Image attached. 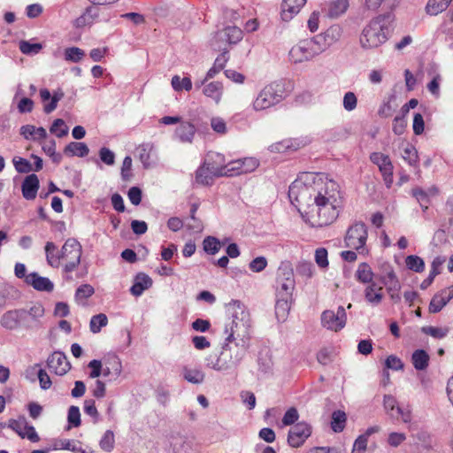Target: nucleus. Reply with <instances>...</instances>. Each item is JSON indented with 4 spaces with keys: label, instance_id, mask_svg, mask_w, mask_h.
<instances>
[{
    "label": "nucleus",
    "instance_id": "nucleus-58",
    "mask_svg": "<svg viewBox=\"0 0 453 453\" xmlns=\"http://www.w3.org/2000/svg\"><path fill=\"white\" fill-rule=\"evenodd\" d=\"M383 405H384V408H385L386 411L388 412V414H389L392 417H394L393 411H396V407H399L397 405L396 399L391 395H384Z\"/></svg>",
    "mask_w": 453,
    "mask_h": 453
},
{
    "label": "nucleus",
    "instance_id": "nucleus-53",
    "mask_svg": "<svg viewBox=\"0 0 453 453\" xmlns=\"http://www.w3.org/2000/svg\"><path fill=\"white\" fill-rule=\"evenodd\" d=\"M211 127L214 132L219 134H225L227 132L226 123L221 117L211 118Z\"/></svg>",
    "mask_w": 453,
    "mask_h": 453
},
{
    "label": "nucleus",
    "instance_id": "nucleus-2",
    "mask_svg": "<svg viewBox=\"0 0 453 453\" xmlns=\"http://www.w3.org/2000/svg\"><path fill=\"white\" fill-rule=\"evenodd\" d=\"M228 315L227 322L225 325L224 333L226 334V342H237L239 346L249 347L250 337V317L249 311L238 300H232L226 305Z\"/></svg>",
    "mask_w": 453,
    "mask_h": 453
},
{
    "label": "nucleus",
    "instance_id": "nucleus-55",
    "mask_svg": "<svg viewBox=\"0 0 453 453\" xmlns=\"http://www.w3.org/2000/svg\"><path fill=\"white\" fill-rule=\"evenodd\" d=\"M95 292L94 288L89 284L80 286L75 293L76 300H84L90 297Z\"/></svg>",
    "mask_w": 453,
    "mask_h": 453
},
{
    "label": "nucleus",
    "instance_id": "nucleus-4",
    "mask_svg": "<svg viewBox=\"0 0 453 453\" xmlns=\"http://www.w3.org/2000/svg\"><path fill=\"white\" fill-rule=\"evenodd\" d=\"M226 342L221 351L211 353L205 358L206 366L217 372H224L236 367L243 359L247 348L235 343V350Z\"/></svg>",
    "mask_w": 453,
    "mask_h": 453
},
{
    "label": "nucleus",
    "instance_id": "nucleus-44",
    "mask_svg": "<svg viewBox=\"0 0 453 453\" xmlns=\"http://www.w3.org/2000/svg\"><path fill=\"white\" fill-rule=\"evenodd\" d=\"M421 331L427 334L432 336L434 339H442L446 337L449 332V329L448 327H437V326H423L421 328Z\"/></svg>",
    "mask_w": 453,
    "mask_h": 453
},
{
    "label": "nucleus",
    "instance_id": "nucleus-31",
    "mask_svg": "<svg viewBox=\"0 0 453 453\" xmlns=\"http://www.w3.org/2000/svg\"><path fill=\"white\" fill-rule=\"evenodd\" d=\"M217 177L207 166L202 165L196 171V183L202 186H210L213 182V178Z\"/></svg>",
    "mask_w": 453,
    "mask_h": 453
},
{
    "label": "nucleus",
    "instance_id": "nucleus-61",
    "mask_svg": "<svg viewBox=\"0 0 453 453\" xmlns=\"http://www.w3.org/2000/svg\"><path fill=\"white\" fill-rule=\"evenodd\" d=\"M385 365L388 369H392L395 371H399L403 368V363L395 355H390L387 357Z\"/></svg>",
    "mask_w": 453,
    "mask_h": 453
},
{
    "label": "nucleus",
    "instance_id": "nucleus-33",
    "mask_svg": "<svg viewBox=\"0 0 453 453\" xmlns=\"http://www.w3.org/2000/svg\"><path fill=\"white\" fill-rule=\"evenodd\" d=\"M451 2L452 0H428L426 11L429 15H438L444 12Z\"/></svg>",
    "mask_w": 453,
    "mask_h": 453
},
{
    "label": "nucleus",
    "instance_id": "nucleus-48",
    "mask_svg": "<svg viewBox=\"0 0 453 453\" xmlns=\"http://www.w3.org/2000/svg\"><path fill=\"white\" fill-rule=\"evenodd\" d=\"M297 146L294 144V142L291 140H283L279 142H275L272 145H270L269 150L272 152H278V153H283L287 151L288 150H296Z\"/></svg>",
    "mask_w": 453,
    "mask_h": 453
},
{
    "label": "nucleus",
    "instance_id": "nucleus-6",
    "mask_svg": "<svg viewBox=\"0 0 453 453\" xmlns=\"http://www.w3.org/2000/svg\"><path fill=\"white\" fill-rule=\"evenodd\" d=\"M283 87L280 82H271L265 85L257 94L252 103V108L256 111L270 109L283 99Z\"/></svg>",
    "mask_w": 453,
    "mask_h": 453
},
{
    "label": "nucleus",
    "instance_id": "nucleus-25",
    "mask_svg": "<svg viewBox=\"0 0 453 453\" xmlns=\"http://www.w3.org/2000/svg\"><path fill=\"white\" fill-rule=\"evenodd\" d=\"M152 286L151 278L146 273H140L135 278L130 292L134 296H140L142 294Z\"/></svg>",
    "mask_w": 453,
    "mask_h": 453
},
{
    "label": "nucleus",
    "instance_id": "nucleus-3",
    "mask_svg": "<svg viewBox=\"0 0 453 453\" xmlns=\"http://www.w3.org/2000/svg\"><path fill=\"white\" fill-rule=\"evenodd\" d=\"M391 14L380 15L372 19L363 29L360 35V44L364 49H373L383 44L391 32Z\"/></svg>",
    "mask_w": 453,
    "mask_h": 453
},
{
    "label": "nucleus",
    "instance_id": "nucleus-18",
    "mask_svg": "<svg viewBox=\"0 0 453 453\" xmlns=\"http://www.w3.org/2000/svg\"><path fill=\"white\" fill-rule=\"evenodd\" d=\"M26 283L37 291L51 292L54 289L53 282L47 277L40 276L37 273L27 274Z\"/></svg>",
    "mask_w": 453,
    "mask_h": 453
},
{
    "label": "nucleus",
    "instance_id": "nucleus-5",
    "mask_svg": "<svg viewBox=\"0 0 453 453\" xmlns=\"http://www.w3.org/2000/svg\"><path fill=\"white\" fill-rule=\"evenodd\" d=\"M321 41L322 38L319 35L299 41L288 52L289 61L301 64L311 60L325 50V45H321Z\"/></svg>",
    "mask_w": 453,
    "mask_h": 453
},
{
    "label": "nucleus",
    "instance_id": "nucleus-37",
    "mask_svg": "<svg viewBox=\"0 0 453 453\" xmlns=\"http://www.w3.org/2000/svg\"><path fill=\"white\" fill-rule=\"evenodd\" d=\"M223 36L229 44H235L242 39V31L234 26L227 27L223 32Z\"/></svg>",
    "mask_w": 453,
    "mask_h": 453
},
{
    "label": "nucleus",
    "instance_id": "nucleus-15",
    "mask_svg": "<svg viewBox=\"0 0 453 453\" xmlns=\"http://www.w3.org/2000/svg\"><path fill=\"white\" fill-rule=\"evenodd\" d=\"M47 366L57 375H65L71 368L65 355L60 351L53 352L47 359Z\"/></svg>",
    "mask_w": 453,
    "mask_h": 453
},
{
    "label": "nucleus",
    "instance_id": "nucleus-8",
    "mask_svg": "<svg viewBox=\"0 0 453 453\" xmlns=\"http://www.w3.org/2000/svg\"><path fill=\"white\" fill-rule=\"evenodd\" d=\"M367 236L366 225L363 222H355L348 228L344 242L346 247L363 254L365 251Z\"/></svg>",
    "mask_w": 453,
    "mask_h": 453
},
{
    "label": "nucleus",
    "instance_id": "nucleus-30",
    "mask_svg": "<svg viewBox=\"0 0 453 453\" xmlns=\"http://www.w3.org/2000/svg\"><path fill=\"white\" fill-rule=\"evenodd\" d=\"M64 152L69 157H83L88 154L89 149L84 142H72L65 146Z\"/></svg>",
    "mask_w": 453,
    "mask_h": 453
},
{
    "label": "nucleus",
    "instance_id": "nucleus-57",
    "mask_svg": "<svg viewBox=\"0 0 453 453\" xmlns=\"http://www.w3.org/2000/svg\"><path fill=\"white\" fill-rule=\"evenodd\" d=\"M315 261L321 268L328 266L327 250L325 248H319L315 251Z\"/></svg>",
    "mask_w": 453,
    "mask_h": 453
},
{
    "label": "nucleus",
    "instance_id": "nucleus-59",
    "mask_svg": "<svg viewBox=\"0 0 453 453\" xmlns=\"http://www.w3.org/2000/svg\"><path fill=\"white\" fill-rule=\"evenodd\" d=\"M68 422L73 426L77 427L81 425V413L77 406H71L68 410Z\"/></svg>",
    "mask_w": 453,
    "mask_h": 453
},
{
    "label": "nucleus",
    "instance_id": "nucleus-10",
    "mask_svg": "<svg viewBox=\"0 0 453 453\" xmlns=\"http://www.w3.org/2000/svg\"><path fill=\"white\" fill-rule=\"evenodd\" d=\"M277 294L292 296L296 281L294 270L289 262H282L277 271Z\"/></svg>",
    "mask_w": 453,
    "mask_h": 453
},
{
    "label": "nucleus",
    "instance_id": "nucleus-60",
    "mask_svg": "<svg viewBox=\"0 0 453 453\" xmlns=\"http://www.w3.org/2000/svg\"><path fill=\"white\" fill-rule=\"evenodd\" d=\"M88 366L91 369V372H89V378L96 379L102 374L103 363L101 360L93 359L88 363Z\"/></svg>",
    "mask_w": 453,
    "mask_h": 453
},
{
    "label": "nucleus",
    "instance_id": "nucleus-22",
    "mask_svg": "<svg viewBox=\"0 0 453 453\" xmlns=\"http://www.w3.org/2000/svg\"><path fill=\"white\" fill-rule=\"evenodd\" d=\"M382 290V287L378 286L374 281L368 284L364 290L365 301L372 306L379 305L384 298Z\"/></svg>",
    "mask_w": 453,
    "mask_h": 453
},
{
    "label": "nucleus",
    "instance_id": "nucleus-29",
    "mask_svg": "<svg viewBox=\"0 0 453 453\" xmlns=\"http://www.w3.org/2000/svg\"><path fill=\"white\" fill-rule=\"evenodd\" d=\"M430 357L424 349H417L411 355V363L418 371H424L428 367Z\"/></svg>",
    "mask_w": 453,
    "mask_h": 453
},
{
    "label": "nucleus",
    "instance_id": "nucleus-47",
    "mask_svg": "<svg viewBox=\"0 0 453 453\" xmlns=\"http://www.w3.org/2000/svg\"><path fill=\"white\" fill-rule=\"evenodd\" d=\"M406 265L410 270L417 273H421L425 269L424 260L415 255H410L405 259Z\"/></svg>",
    "mask_w": 453,
    "mask_h": 453
},
{
    "label": "nucleus",
    "instance_id": "nucleus-63",
    "mask_svg": "<svg viewBox=\"0 0 453 453\" xmlns=\"http://www.w3.org/2000/svg\"><path fill=\"white\" fill-rule=\"evenodd\" d=\"M368 439L366 435H359L353 445L351 453H365L367 447Z\"/></svg>",
    "mask_w": 453,
    "mask_h": 453
},
{
    "label": "nucleus",
    "instance_id": "nucleus-19",
    "mask_svg": "<svg viewBox=\"0 0 453 453\" xmlns=\"http://www.w3.org/2000/svg\"><path fill=\"white\" fill-rule=\"evenodd\" d=\"M306 0H283L281 4V19L283 21H289L296 15L303 6L305 4Z\"/></svg>",
    "mask_w": 453,
    "mask_h": 453
},
{
    "label": "nucleus",
    "instance_id": "nucleus-36",
    "mask_svg": "<svg viewBox=\"0 0 453 453\" xmlns=\"http://www.w3.org/2000/svg\"><path fill=\"white\" fill-rule=\"evenodd\" d=\"M347 420L346 413L342 411H335L332 414L331 427L334 432L340 433L345 427Z\"/></svg>",
    "mask_w": 453,
    "mask_h": 453
},
{
    "label": "nucleus",
    "instance_id": "nucleus-28",
    "mask_svg": "<svg viewBox=\"0 0 453 453\" xmlns=\"http://www.w3.org/2000/svg\"><path fill=\"white\" fill-rule=\"evenodd\" d=\"M342 32L339 26H331L322 35H319L321 38V45H325V50L333 43L337 42L341 37Z\"/></svg>",
    "mask_w": 453,
    "mask_h": 453
},
{
    "label": "nucleus",
    "instance_id": "nucleus-64",
    "mask_svg": "<svg viewBox=\"0 0 453 453\" xmlns=\"http://www.w3.org/2000/svg\"><path fill=\"white\" fill-rule=\"evenodd\" d=\"M299 418L297 410L294 407L289 408L283 416L282 423L284 426L293 425Z\"/></svg>",
    "mask_w": 453,
    "mask_h": 453
},
{
    "label": "nucleus",
    "instance_id": "nucleus-45",
    "mask_svg": "<svg viewBox=\"0 0 453 453\" xmlns=\"http://www.w3.org/2000/svg\"><path fill=\"white\" fill-rule=\"evenodd\" d=\"M84 56V50L78 47H70L65 50V59L68 62L78 63Z\"/></svg>",
    "mask_w": 453,
    "mask_h": 453
},
{
    "label": "nucleus",
    "instance_id": "nucleus-54",
    "mask_svg": "<svg viewBox=\"0 0 453 453\" xmlns=\"http://www.w3.org/2000/svg\"><path fill=\"white\" fill-rule=\"evenodd\" d=\"M72 441L73 440L69 439H55L51 441L50 447L47 449V451L61 449L69 450Z\"/></svg>",
    "mask_w": 453,
    "mask_h": 453
},
{
    "label": "nucleus",
    "instance_id": "nucleus-41",
    "mask_svg": "<svg viewBox=\"0 0 453 453\" xmlns=\"http://www.w3.org/2000/svg\"><path fill=\"white\" fill-rule=\"evenodd\" d=\"M203 250L210 254L215 255L221 248V242L213 236H207L203 242Z\"/></svg>",
    "mask_w": 453,
    "mask_h": 453
},
{
    "label": "nucleus",
    "instance_id": "nucleus-17",
    "mask_svg": "<svg viewBox=\"0 0 453 453\" xmlns=\"http://www.w3.org/2000/svg\"><path fill=\"white\" fill-rule=\"evenodd\" d=\"M196 127L188 121L180 122L174 131V139L182 143H192L196 135Z\"/></svg>",
    "mask_w": 453,
    "mask_h": 453
},
{
    "label": "nucleus",
    "instance_id": "nucleus-12",
    "mask_svg": "<svg viewBox=\"0 0 453 453\" xmlns=\"http://www.w3.org/2000/svg\"><path fill=\"white\" fill-rule=\"evenodd\" d=\"M370 159L379 167L387 188H391L393 184L394 166L389 157L381 152H373L371 154Z\"/></svg>",
    "mask_w": 453,
    "mask_h": 453
},
{
    "label": "nucleus",
    "instance_id": "nucleus-20",
    "mask_svg": "<svg viewBox=\"0 0 453 453\" xmlns=\"http://www.w3.org/2000/svg\"><path fill=\"white\" fill-rule=\"evenodd\" d=\"M228 61L227 50L223 51L218 58L215 59L212 67L209 69L206 73L205 78L203 81H196L195 87L196 88H200L202 85L204 84L208 80L214 78L221 70L224 69L226 62Z\"/></svg>",
    "mask_w": 453,
    "mask_h": 453
},
{
    "label": "nucleus",
    "instance_id": "nucleus-1",
    "mask_svg": "<svg viewBox=\"0 0 453 453\" xmlns=\"http://www.w3.org/2000/svg\"><path fill=\"white\" fill-rule=\"evenodd\" d=\"M288 197L312 226L330 225L339 215L340 187L323 173H303L289 186Z\"/></svg>",
    "mask_w": 453,
    "mask_h": 453
},
{
    "label": "nucleus",
    "instance_id": "nucleus-52",
    "mask_svg": "<svg viewBox=\"0 0 453 453\" xmlns=\"http://www.w3.org/2000/svg\"><path fill=\"white\" fill-rule=\"evenodd\" d=\"M342 105L343 108L348 111L355 110L357 105V98L356 95L351 91L345 93L343 96Z\"/></svg>",
    "mask_w": 453,
    "mask_h": 453
},
{
    "label": "nucleus",
    "instance_id": "nucleus-26",
    "mask_svg": "<svg viewBox=\"0 0 453 453\" xmlns=\"http://www.w3.org/2000/svg\"><path fill=\"white\" fill-rule=\"evenodd\" d=\"M275 315L279 321H285L290 310L292 296L285 297L284 295L276 294Z\"/></svg>",
    "mask_w": 453,
    "mask_h": 453
},
{
    "label": "nucleus",
    "instance_id": "nucleus-27",
    "mask_svg": "<svg viewBox=\"0 0 453 453\" xmlns=\"http://www.w3.org/2000/svg\"><path fill=\"white\" fill-rule=\"evenodd\" d=\"M46 261L52 268L60 266V251L57 252V246L52 242H47L44 247Z\"/></svg>",
    "mask_w": 453,
    "mask_h": 453
},
{
    "label": "nucleus",
    "instance_id": "nucleus-38",
    "mask_svg": "<svg viewBox=\"0 0 453 453\" xmlns=\"http://www.w3.org/2000/svg\"><path fill=\"white\" fill-rule=\"evenodd\" d=\"M236 162L240 163V165H235V166H239V169L233 170V173H234V175L242 174L244 173L251 172L255 170L257 165L258 162L255 158H245L243 161L237 160Z\"/></svg>",
    "mask_w": 453,
    "mask_h": 453
},
{
    "label": "nucleus",
    "instance_id": "nucleus-39",
    "mask_svg": "<svg viewBox=\"0 0 453 453\" xmlns=\"http://www.w3.org/2000/svg\"><path fill=\"white\" fill-rule=\"evenodd\" d=\"M171 84L175 91H190L192 89V81L188 77L180 78L179 75H174Z\"/></svg>",
    "mask_w": 453,
    "mask_h": 453
},
{
    "label": "nucleus",
    "instance_id": "nucleus-16",
    "mask_svg": "<svg viewBox=\"0 0 453 453\" xmlns=\"http://www.w3.org/2000/svg\"><path fill=\"white\" fill-rule=\"evenodd\" d=\"M27 316L25 310H12L6 311L1 318L0 324L8 330H14L19 326L20 321Z\"/></svg>",
    "mask_w": 453,
    "mask_h": 453
},
{
    "label": "nucleus",
    "instance_id": "nucleus-14",
    "mask_svg": "<svg viewBox=\"0 0 453 453\" xmlns=\"http://www.w3.org/2000/svg\"><path fill=\"white\" fill-rule=\"evenodd\" d=\"M311 428L305 422L295 425L288 432V442L291 447L298 448L311 435Z\"/></svg>",
    "mask_w": 453,
    "mask_h": 453
},
{
    "label": "nucleus",
    "instance_id": "nucleus-51",
    "mask_svg": "<svg viewBox=\"0 0 453 453\" xmlns=\"http://www.w3.org/2000/svg\"><path fill=\"white\" fill-rule=\"evenodd\" d=\"M12 162L18 173H27L32 171L31 164L23 157H15Z\"/></svg>",
    "mask_w": 453,
    "mask_h": 453
},
{
    "label": "nucleus",
    "instance_id": "nucleus-9",
    "mask_svg": "<svg viewBox=\"0 0 453 453\" xmlns=\"http://www.w3.org/2000/svg\"><path fill=\"white\" fill-rule=\"evenodd\" d=\"M203 165L207 166L214 175L220 177L234 176L233 170L239 169V166H235V165H241L238 162L226 164L224 155L218 152H209Z\"/></svg>",
    "mask_w": 453,
    "mask_h": 453
},
{
    "label": "nucleus",
    "instance_id": "nucleus-40",
    "mask_svg": "<svg viewBox=\"0 0 453 453\" xmlns=\"http://www.w3.org/2000/svg\"><path fill=\"white\" fill-rule=\"evenodd\" d=\"M19 50L25 55H36L42 49V45L41 43H32L29 41H20L19 42Z\"/></svg>",
    "mask_w": 453,
    "mask_h": 453
},
{
    "label": "nucleus",
    "instance_id": "nucleus-50",
    "mask_svg": "<svg viewBox=\"0 0 453 453\" xmlns=\"http://www.w3.org/2000/svg\"><path fill=\"white\" fill-rule=\"evenodd\" d=\"M114 434L113 432L111 430H107L102 439L100 440V447L103 450L110 452L114 448Z\"/></svg>",
    "mask_w": 453,
    "mask_h": 453
},
{
    "label": "nucleus",
    "instance_id": "nucleus-13",
    "mask_svg": "<svg viewBox=\"0 0 453 453\" xmlns=\"http://www.w3.org/2000/svg\"><path fill=\"white\" fill-rule=\"evenodd\" d=\"M7 426L15 431L21 438H27L33 442H37L40 440L35 427L28 425L25 418L10 419Z\"/></svg>",
    "mask_w": 453,
    "mask_h": 453
},
{
    "label": "nucleus",
    "instance_id": "nucleus-7",
    "mask_svg": "<svg viewBox=\"0 0 453 453\" xmlns=\"http://www.w3.org/2000/svg\"><path fill=\"white\" fill-rule=\"evenodd\" d=\"M81 244L75 238H68L60 250V261H65L63 271L73 272L81 263Z\"/></svg>",
    "mask_w": 453,
    "mask_h": 453
},
{
    "label": "nucleus",
    "instance_id": "nucleus-46",
    "mask_svg": "<svg viewBox=\"0 0 453 453\" xmlns=\"http://www.w3.org/2000/svg\"><path fill=\"white\" fill-rule=\"evenodd\" d=\"M403 158L411 166H417L418 163V151L412 145H407L403 149Z\"/></svg>",
    "mask_w": 453,
    "mask_h": 453
},
{
    "label": "nucleus",
    "instance_id": "nucleus-35",
    "mask_svg": "<svg viewBox=\"0 0 453 453\" xmlns=\"http://www.w3.org/2000/svg\"><path fill=\"white\" fill-rule=\"evenodd\" d=\"M348 6V0H334L328 4L327 14L331 18H337L346 12Z\"/></svg>",
    "mask_w": 453,
    "mask_h": 453
},
{
    "label": "nucleus",
    "instance_id": "nucleus-24",
    "mask_svg": "<svg viewBox=\"0 0 453 453\" xmlns=\"http://www.w3.org/2000/svg\"><path fill=\"white\" fill-rule=\"evenodd\" d=\"M181 375L185 380L191 384L199 385L204 381L205 374L203 370L196 366L184 365L181 368Z\"/></svg>",
    "mask_w": 453,
    "mask_h": 453
},
{
    "label": "nucleus",
    "instance_id": "nucleus-21",
    "mask_svg": "<svg viewBox=\"0 0 453 453\" xmlns=\"http://www.w3.org/2000/svg\"><path fill=\"white\" fill-rule=\"evenodd\" d=\"M39 189V179L37 175L32 173L27 175L22 182L21 190L24 198L33 200L36 197Z\"/></svg>",
    "mask_w": 453,
    "mask_h": 453
},
{
    "label": "nucleus",
    "instance_id": "nucleus-43",
    "mask_svg": "<svg viewBox=\"0 0 453 453\" xmlns=\"http://www.w3.org/2000/svg\"><path fill=\"white\" fill-rule=\"evenodd\" d=\"M104 365L112 372V379L117 380L122 372V365L120 359L117 356L108 357L104 361Z\"/></svg>",
    "mask_w": 453,
    "mask_h": 453
},
{
    "label": "nucleus",
    "instance_id": "nucleus-32",
    "mask_svg": "<svg viewBox=\"0 0 453 453\" xmlns=\"http://www.w3.org/2000/svg\"><path fill=\"white\" fill-rule=\"evenodd\" d=\"M356 278L359 282L365 284H370L373 280L374 273L371 268V266L367 263H361L357 271H356Z\"/></svg>",
    "mask_w": 453,
    "mask_h": 453
},
{
    "label": "nucleus",
    "instance_id": "nucleus-56",
    "mask_svg": "<svg viewBox=\"0 0 453 453\" xmlns=\"http://www.w3.org/2000/svg\"><path fill=\"white\" fill-rule=\"evenodd\" d=\"M267 266V260L265 257H257L249 264L250 269L254 273H260Z\"/></svg>",
    "mask_w": 453,
    "mask_h": 453
},
{
    "label": "nucleus",
    "instance_id": "nucleus-23",
    "mask_svg": "<svg viewBox=\"0 0 453 453\" xmlns=\"http://www.w3.org/2000/svg\"><path fill=\"white\" fill-rule=\"evenodd\" d=\"M203 87V94L211 98L216 104L221 101L223 95V85L219 81H211L209 83L204 82L200 88Z\"/></svg>",
    "mask_w": 453,
    "mask_h": 453
},
{
    "label": "nucleus",
    "instance_id": "nucleus-49",
    "mask_svg": "<svg viewBox=\"0 0 453 453\" xmlns=\"http://www.w3.org/2000/svg\"><path fill=\"white\" fill-rule=\"evenodd\" d=\"M50 131V133L56 134L58 137L61 138L68 134V127L63 119H57L52 123Z\"/></svg>",
    "mask_w": 453,
    "mask_h": 453
},
{
    "label": "nucleus",
    "instance_id": "nucleus-11",
    "mask_svg": "<svg viewBox=\"0 0 453 453\" xmlns=\"http://www.w3.org/2000/svg\"><path fill=\"white\" fill-rule=\"evenodd\" d=\"M346 321L347 315L342 306H339L336 312L326 310L321 314V324L327 330L338 332L345 326Z\"/></svg>",
    "mask_w": 453,
    "mask_h": 453
},
{
    "label": "nucleus",
    "instance_id": "nucleus-34",
    "mask_svg": "<svg viewBox=\"0 0 453 453\" xmlns=\"http://www.w3.org/2000/svg\"><path fill=\"white\" fill-rule=\"evenodd\" d=\"M446 261L444 257H435L431 265V270L428 277L423 280L420 287L421 288H426L434 280V277L440 273V267Z\"/></svg>",
    "mask_w": 453,
    "mask_h": 453
},
{
    "label": "nucleus",
    "instance_id": "nucleus-42",
    "mask_svg": "<svg viewBox=\"0 0 453 453\" xmlns=\"http://www.w3.org/2000/svg\"><path fill=\"white\" fill-rule=\"evenodd\" d=\"M108 323L107 316L104 313L95 315L91 318L89 322L90 331L97 334L101 331L102 327L105 326Z\"/></svg>",
    "mask_w": 453,
    "mask_h": 453
},
{
    "label": "nucleus",
    "instance_id": "nucleus-62",
    "mask_svg": "<svg viewBox=\"0 0 453 453\" xmlns=\"http://www.w3.org/2000/svg\"><path fill=\"white\" fill-rule=\"evenodd\" d=\"M100 159L108 165H112L115 162V154L108 148L103 147L99 150Z\"/></svg>",
    "mask_w": 453,
    "mask_h": 453
}]
</instances>
